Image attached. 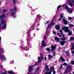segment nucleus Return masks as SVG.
<instances>
[{"instance_id": "obj_1", "label": "nucleus", "mask_w": 74, "mask_h": 74, "mask_svg": "<svg viewBox=\"0 0 74 74\" xmlns=\"http://www.w3.org/2000/svg\"><path fill=\"white\" fill-rule=\"evenodd\" d=\"M62 30H64V31H65L66 33L69 32L68 33V35L69 36H71L72 35V33H71V32H70V30L69 29V27L64 26L62 27Z\"/></svg>"}, {"instance_id": "obj_2", "label": "nucleus", "mask_w": 74, "mask_h": 74, "mask_svg": "<svg viewBox=\"0 0 74 74\" xmlns=\"http://www.w3.org/2000/svg\"><path fill=\"white\" fill-rule=\"evenodd\" d=\"M66 71L64 72L63 73V74H66L68 72V73H71V70L72 69H71V67H70L69 66H67V68H66Z\"/></svg>"}, {"instance_id": "obj_3", "label": "nucleus", "mask_w": 74, "mask_h": 74, "mask_svg": "<svg viewBox=\"0 0 74 74\" xmlns=\"http://www.w3.org/2000/svg\"><path fill=\"white\" fill-rule=\"evenodd\" d=\"M65 9H66L68 10V12H69L70 14H71L73 12V10L71 9H70L69 8V7L67 6H66L65 7Z\"/></svg>"}, {"instance_id": "obj_4", "label": "nucleus", "mask_w": 74, "mask_h": 74, "mask_svg": "<svg viewBox=\"0 0 74 74\" xmlns=\"http://www.w3.org/2000/svg\"><path fill=\"white\" fill-rule=\"evenodd\" d=\"M45 42V41L43 40L42 42L41 47H43V46L44 47H45L47 46V44L44 43Z\"/></svg>"}, {"instance_id": "obj_5", "label": "nucleus", "mask_w": 74, "mask_h": 74, "mask_svg": "<svg viewBox=\"0 0 74 74\" xmlns=\"http://www.w3.org/2000/svg\"><path fill=\"white\" fill-rule=\"evenodd\" d=\"M60 45H61L63 46V45H64V44H65V43H67V41H60Z\"/></svg>"}, {"instance_id": "obj_6", "label": "nucleus", "mask_w": 74, "mask_h": 74, "mask_svg": "<svg viewBox=\"0 0 74 74\" xmlns=\"http://www.w3.org/2000/svg\"><path fill=\"white\" fill-rule=\"evenodd\" d=\"M5 17H6V15L5 14H3L1 16H0V19H4Z\"/></svg>"}, {"instance_id": "obj_7", "label": "nucleus", "mask_w": 74, "mask_h": 74, "mask_svg": "<svg viewBox=\"0 0 74 74\" xmlns=\"http://www.w3.org/2000/svg\"><path fill=\"white\" fill-rule=\"evenodd\" d=\"M49 66H48L46 65L45 66V70H47V71L48 72V71H50V69L48 68Z\"/></svg>"}, {"instance_id": "obj_8", "label": "nucleus", "mask_w": 74, "mask_h": 74, "mask_svg": "<svg viewBox=\"0 0 74 74\" xmlns=\"http://www.w3.org/2000/svg\"><path fill=\"white\" fill-rule=\"evenodd\" d=\"M55 28L56 30H59L60 29V26H59V24H57Z\"/></svg>"}, {"instance_id": "obj_9", "label": "nucleus", "mask_w": 74, "mask_h": 74, "mask_svg": "<svg viewBox=\"0 0 74 74\" xmlns=\"http://www.w3.org/2000/svg\"><path fill=\"white\" fill-rule=\"evenodd\" d=\"M51 51H52V52L53 51H54V49H56V46H52L51 47Z\"/></svg>"}, {"instance_id": "obj_10", "label": "nucleus", "mask_w": 74, "mask_h": 74, "mask_svg": "<svg viewBox=\"0 0 74 74\" xmlns=\"http://www.w3.org/2000/svg\"><path fill=\"white\" fill-rule=\"evenodd\" d=\"M63 22H64V25H67V20H65L64 18H63Z\"/></svg>"}, {"instance_id": "obj_11", "label": "nucleus", "mask_w": 74, "mask_h": 74, "mask_svg": "<svg viewBox=\"0 0 74 74\" xmlns=\"http://www.w3.org/2000/svg\"><path fill=\"white\" fill-rule=\"evenodd\" d=\"M12 15V16H13V17H14V18H15V17H16V16H15V12H14V11H12V12L11 13Z\"/></svg>"}, {"instance_id": "obj_12", "label": "nucleus", "mask_w": 74, "mask_h": 74, "mask_svg": "<svg viewBox=\"0 0 74 74\" xmlns=\"http://www.w3.org/2000/svg\"><path fill=\"white\" fill-rule=\"evenodd\" d=\"M54 39L55 40L57 41L58 42L59 41V38L58 37H54Z\"/></svg>"}, {"instance_id": "obj_13", "label": "nucleus", "mask_w": 74, "mask_h": 74, "mask_svg": "<svg viewBox=\"0 0 74 74\" xmlns=\"http://www.w3.org/2000/svg\"><path fill=\"white\" fill-rule=\"evenodd\" d=\"M49 33V31H48V29L47 28V31H46V33L45 34V35L46 36H47V35H48V34Z\"/></svg>"}, {"instance_id": "obj_14", "label": "nucleus", "mask_w": 74, "mask_h": 74, "mask_svg": "<svg viewBox=\"0 0 74 74\" xmlns=\"http://www.w3.org/2000/svg\"><path fill=\"white\" fill-rule=\"evenodd\" d=\"M8 73H9V74H15V73H14V72L13 71H8Z\"/></svg>"}, {"instance_id": "obj_15", "label": "nucleus", "mask_w": 74, "mask_h": 74, "mask_svg": "<svg viewBox=\"0 0 74 74\" xmlns=\"http://www.w3.org/2000/svg\"><path fill=\"white\" fill-rule=\"evenodd\" d=\"M5 23V20H2L1 21V23L0 24V25H2V24Z\"/></svg>"}, {"instance_id": "obj_16", "label": "nucleus", "mask_w": 74, "mask_h": 74, "mask_svg": "<svg viewBox=\"0 0 74 74\" xmlns=\"http://www.w3.org/2000/svg\"><path fill=\"white\" fill-rule=\"evenodd\" d=\"M60 58L62 60V62H65V59L63 58H62L61 57H60Z\"/></svg>"}, {"instance_id": "obj_17", "label": "nucleus", "mask_w": 74, "mask_h": 74, "mask_svg": "<svg viewBox=\"0 0 74 74\" xmlns=\"http://www.w3.org/2000/svg\"><path fill=\"white\" fill-rule=\"evenodd\" d=\"M1 28H4V29H5L6 28V23H5V24H3V26Z\"/></svg>"}, {"instance_id": "obj_18", "label": "nucleus", "mask_w": 74, "mask_h": 74, "mask_svg": "<svg viewBox=\"0 0 74 74\" xmlns=\"http://www.w3.org/2000/svg\"><path fill=\"white\" fill-rule=\"evenodd\" d=\"M52 58V56L51 55H48V59H50Z\"/></svg>"}, {"instance_id": "obj_19", "label": "nucleus", "mask_w": 74, "mask_h": 74, "mask_svg": "<svg viewBox=\"0 0 74 74\" xmlns=\"http://www.w3.org/2000/svg\"><path fill=\"white\" fill-rule=\"evenodd\" d=\"M66 37L62 38L61 39V40L62 41H65L66 40Z\"/></svg>"}, {"instance_id": "obj_20", "label": "nucleus", "mask_w": 74, "mask_h": 74, "mask_svg": "<svg viewBox=\"0 0 74 74\" xmlns=\"http://www.w3.org/2000/svg\"><path fill=\"white\" fill-rule=\"evenodd\" d=\"M70 40L71 41H73L74 40V38L73 37H72L70 38Z\"/></svg>"}, {"instance_id": "obj_21", "label": "nucleus", "mask_w": 74, "mask_h": 74, "mask_svg": "<svg viewBox=\"0 0 74 74\" xmlns=\"http://www.w3.org/2000/svg\"><path fill=\"white\" fill-rule=\"evenodd\" d=\"M50 23L51 25H53L55 24V23H52V21H50Z\"/></svg>"}, {"instance_id": "obj_22", "label": "nucleus", "mask_w": 74, "mask_h": 74, "mask_svg": "<svg viewBox=\"0 0 74 74\" xmlns=\"http://www.w3.org/2000/svg\"><path fill=\"white\" fill-rule=\"evenodd\" d=\"M47 50L48 52H49V51H51V49L49 48H47Z\"/></svg>"}, {"instance_id": "obj_23", "label": "nucleus", "mask_w": 74, "mask_h": 74, "mask_svg": "<svg viewBox=\"0 0 74 74\" xmlns=\"http://www.w3.org/2000/svg\"><path fill=\"white\" fill-rule=\"evenodd\" d=\"M70 63L71 64H72V65H74V61H72L70 62Z\"/></svg>"}, {"instance_id": "obj_24", "label": "nucleus", "mask_w": 74, "mask_h": 74, "mask_svg": "<svg viewBox=\"0 0 74 74\" xmlns=\"http://www.w3.org/2000/svg\"><path fill=\"white\" fill-rule=\"evenodd\" d=\"M62 7V5H60L57 7V10H59V9H60V7Z\"/></svg>"}, {"instance_id": "obj_25", "label": "nucleus", "mask_w": 74, "mask_h": 74, "mask_svg": "<svg viewBox=\"0 0 74 74\" xmlns=\"http://www.w3.org/2000/svg\"><path fill=\"white\" fill-rule=\"evenodd\" d=\"M69 53V51H65V53L66 54V56H69V54L67 53Z\"/></svg>"}, {"instance_id": "obj_26", "label": "nucleus", "mask_w": 74, "mask_h": 74, "mask_svg": "<svg viewBox=\"0 0 74 74\" xmlns=\"http://www.w3.org/2000/svg\"><path fill=\"white\" fill-rule=\"evenodd\" d=\"M69 5L70 7H73V4H72V3H69Z\"/></svg>"}, {"instance_id": "obj_27", "label": "nucleus", "mask_w": 74, "mask_h": 74, "mask_svg": "<svg viewBox=\"0 0 74 74\" xmlns=\"http://www.w3.org/2000/svg\"><path fill=\"white\" fill-rule=\"evenodd\" d=\"M16 7H14V11L15 12H16Z\"/></svg>"}, {"instance_id": "obj_28", "label": "nucleus", "mask_w": 74, "mask_h": 74, "mask_svg": "<svg viewBox=\"0 0 74 74\" xmlns=\"http://www.w3.org/2000/svg\"><path fill=\"white\" fill-rule=\"evenodd\" d=\"M69 25V27H73V26H74V25L73 26V25L70 24Z\"/></svg>"}, {"instance_id": "obj_29", "label": "nucleus", "mask_w": 74, "mask_h": 74, "mask_svg": "<svg viewBox=\"0 0 74 74\" xmlns=\"http://www.w3.org/2000/svg\"><path fill=\"white\" fill-rule=\"evenodd\" d=\"M21 49L23 50L24 51H25V47H21Z\"/></svg>"}, {"instance_id": "obj_30", "label": "nucleus", "mask_w": 74, "mask_h": 74, "mask_svg": "<svg viewBox=\"0 0 74 74\" xmlns=\"http://www.w3.org/2000/svg\"><path fill=\"white\" fill-rule=\"evenodd\" d=\"M71 50H73L74 49V46H72V48H71Z\"/></svg>"}, {"instance_id": "obj_31", "label": "nucleus", "mask_w": 74, "mask_h": 74, "mask_svg": "<svg viewBox=\"0 0 74 74\" xmlns=\"http://www.w3.org/2000/svg\"><path fill=\"white\" fill-rule=\"evenodd\" d=\"M3 58L4 59V60H6V58L5 57V56H3Z\"/></svg>"}, {"instance_id": "obj_32", "label": "nucleus", "mask_w": 74, "mask_h": 74, "mask_svg": "<svg viewBox=\"0 0 74 74\" xmlns=\"http://www.w3.org/2000/svg\"><path fill=\"white\" fill-rule=\"evenodd\" d=\"M27 33H28L27 36H30V33L29 32V31H28L27 32Z\"/></svg>"}, {"instance_id": "obj_33", "label": "nucleus", "mask_w": 74, "mask_h": 74, "mask_svg": "<svg viewBox=\"0 0 74 74\" xmlns=\"http://www.w3.org/2000/svg\"><path fill=\"white\" fill-rule=\"evenodd\" d=\"M68 19H69V20L70 21V20H71V19H72V18L71 17H69Z\"/></svg>"}, {"instance_id": "obj_34", "label": "nucleus", "mask_w": 74, "mask_h": 74, "mask_svg": "<svg viewBox=\"0 0 74 74\" xmlns=\"http://www.w3.org/2000/svg\"><path fill=\"white\" fill-rule=\"evenodd\" d=\"M40 57H43V55H42V53H40Z\"/></svg>"}, {"instance_id": "obj_35", "label": "nucleus", "mask_w": 74, "mask_h": 74, "mask_svg": "<svg viewBox=\"0 0 74 74\" xmlns=\"http://www.w3.org/2000/svg\"><path fill=\"white\" fill-rule=\"evenodd\" d=\"M49 21H47L46 23H45V25H47V24H48L49 23Z\"/></svg>"}, {"instance_id": "obj_36", "label": "nucleus", "mask_w": 74, "mask_h": 74, "mask_svg": "<svg viewBox=\"0 0 74 74\" xmlns=\"http://www.w3.org/2000/svg\"><path fill=\"white\" fill-rule=\"evenodd\" d=\"M27 46H26L25 47H24V51L25 50H26V51H27Z\"/></svg>"}, {"instance_id": "obj_37", "label": "nucleus", "mask_w": 74, "mask_h": 74, "mask_svg": "<svg viewBox=\"0 0 74 74\" xmlns=\"http://www.w3.org/2000/svg\"><path fill=\"white\" fill-rule=\"evenodd\" d=\"M51 26H52V25H51V23H50V24H49L48 25V27H51Z\"/></svg>"}, {"instance_id": "obj_38", "label": "nucleus", "mask_w": 74, "mask_h": 74, "mask_svg": "<svg viewBox=\"0 0 74 74\" xmlns=\"http://www.w3.org/2000/svg\"><path fill=\"white\" fill-rule=\"evenodd\" d=\"M27 45L28 47H29V45H30L29 44V41H27Z\"/></svg>"}, {"instance_id": "obj_39", "label": "nucleus", "mask_w": 74, "mask_h": 74, "mask_svg": "<svg viewBox=\"0 0 74 74\" xmlns=\"http://www.w3.org/2000/svg\"><path fill=\"white\" fill-rule=\"evenodd\" d=\"M3 12H6V11H7V10L5 9H3Z\"/></svg>"}, {"instance_id": "obj_40", "label": "nucleus", "mask_w": 74, "mask_h": 74, "mask_svg": "<svg viewBox=\"0 0 74 74\" xmlns=\"http://www.w3.org/2000/svg\"><path fill=\"white\" fill-rule=\"evenodd\" d=\"M1 38L0 36V47H1V45L0 44H1Z\"/></svg>"}, {"instance_id": "obj_41", "label": "nucleus", "mask_w": 74, "mask_h": 74, "mask_svg": "<svg viewBox=\"0 0 74 74\" xmlns=\"http://www.w3.org/2000/svg\"><path fill=\"white\" fill-rule=\"evenodd\" d=\"M53 74H55V73H56V71H55V70H53Z\"/></svg>"}, {"instance_id": "obj_42", "label": "nucleus", "mask_w": 74, "mask_h": 74, "mask_svg": "<svg viewBox=\"0 0 74 74\" xmlns=\"http://www.w3.org/2000/svg\"><path fill=\"white\" fill-rule=\"evenodd\" d=\"M46 36H46V35H45L44 37V39H45V40H47V37H46Z\"/></svg>"}, {"instance_id": "obj_43", "label": "nucleus", "mask_w": 74, "mask_h": 74, "mask_svg": "<svg viewBox=\"0 0 74 74\" xmlns=\"http://www.w3.org/2000/svg\"><path fill=\"white\" fill-rule=\"evenodd\" d=\"M37 19H38V18L40 17V15H38L37 16Z\"/></svg>"}, {"instance_id": "obj_44", "label": "nucleus", "mask_w": 74, "mask_h": 74, "mask_svg": "<svg viewBox=\"0 0 74 74\" xmlns=\"http://www.w3.org/2000/svg\"><path fill=\"white\" fill-rule=\"evenodd\" d=\"M63 67V66H62V65H61L60 66V69H62V68Z\"/></svg>"}, {"instance_id": "obj_45", "label": "nucleus", "mask_w": 74, "mask_h": 74, "mask_svg": "<svg viewBox=\"0 0 74 74\" xmlns=\"http://www.w3.org/2000/svg\"><path fill=\"white\" fill-rule=\"evenodd\" d=\"M13 4H15V3H16V1H14V0H13Z\"/></svg>"}, {"instance_id": "obj_46", "label": "nucleus", "mask_w": 74, "mask_h": 74, "mask_svg": "<svg viewBox=\"0 0 74 74\" xmlns=\"http://www.w3.org/2000/svg\"><path fill=\"white\" fill-rule=\"evenodd\" d=\"M38 62L40 61V57H38Z\"/></svg>"}, {"instance_id": "obj_47", "label": "nucleus", "mask_w": 74, "mask_h": 74, "mask_svg": "<svg viewBox=\"0 0 74 74\" xmlns=\"http://www.w3.org/2000/svg\"><path fill=\"white\" fill-rule=\"evenodd\" d=\"M43 59H44V58H43V57H41L40 58V60H43Z\"/></svg>"}, {"instance_id": "obj_48", "label": "nucleus", "mask_w": 74, "mask_h": 74, "mask_svg": "<svg viewBox=\"0 0 74 74\" xmlns=\"http://www.w3.org/2000/svg\"><path fill=\"white\" fill-rule=\"evenodd\" d=\"M60 16L61 18H63V15H62V14H60Z\"/></svg>"}, {"instance_id": "obj_49", "label": "nucleus", "mask_w": 74, "mask_h": 74, "mask_svg": "<svg viewBox=\"0 0 74 74\" xmlns=\"http://www.w3.org/2000/svg\"><path fill=\"white\" fill-rule=\"evenodd\" d=\"M58 35L59 37H61V35H60V33H58Z\"/></svg>"}, {"instance_id": "obj_50", "label": "nucleus", "mask_w": 74, "mask_h": 74, "mask_svg": "<svg viewBox=\"0 0 74 74\" xmlns=\"http://www.w3.org/2000/svg\"><path fill=\"white\" fill-rule=\"evenodd\" d=\"M1 52H3V49H1Z\"/></svg>"}, {"instance_id": "obj_51", "label": "nucleus", "mask_w": 74, "mask_h": 74, "mask_svg": "<svg viewBox=\"0 0 74 74\" xmlns=\"http://www.w3.org/2000/svg\"><path fill=\"white\" fill-rule=\"evenodd\" d=\"M67 64L66 63H64V65H65V66L67 65Z\"/></svg>"}, {"instance_id": "obj_52", "label": "nucleus", "mask_w": 74, "mask_h": 74, "mask_svg": "<svg viewBox=\"0 0 74 74\" xmlns=\"http://www.w3.org/2000/svg\"><path fill=\"white\" fill-rule=\"evenodd\" d=\"M56 32L53 31V34H56Z\"/></svg>"}, {"instance_id": "obj_53", "label": "nucleus", "mask_w": 74, "mask_h": 74, "mask_svg": "<svg viewBox=\"0 0 74 74\" xmlns=\"http://www.w3.org/2000/svg\"><path fill=\"white\" fill-rule=\"evenodd\" d=\"M56 55V53L55 52H53V55Z\"/></svg>"}, {"instance_id": "obj_54", "label": "nucleus", "mask_w": 74, "mask_h": 74, "mask_svg": "<svg viewBox=\"0 0 74 74\" xmlns=\"http://www.w3.org/2000/svg\"><path fill=\"white\" fill-rule=\"evenodd\" d=\"M61 20H62V18H59V19H58V21H60Z\"/></svg>"}, {"instance_id": "obj_55", "label": "nucleus", "mask_w": 74, "mask_h": 74, "mask_svg": "<svg viewBox=\"0 0 74 74\" xmlns=\"http://www.w3.org/2000/svg\"><path fill=\"white\" fill-rule=\"evenodd\" d=\"M59 32H60V33H62V32H63V31H62V29L60 30Z\"/></svg>"}, {"instance_id": "obj_56", "label": "nucleus", "mask_w": 74, "mask_h": 74, "mask_svg": "<svg viewBox=\"0 0 74 74\" xmlns=\"http://www.w3.org/2000/svg\"><path fill=\"white\" fill-rule=\"evenodd\" d=\"M47 57H45V60H47Z\"/></svg>"}, {"instance_id": "obj_57", "label": "nucleus", "mask_w": 74, "mask_h": 74, "mask_svg": "<svg viewBox=\"0 0 74 74\" xmlns=\"http://www.w3.org/2000/svg\"><path fill=\"white\" fill-rule=\"evenodd\" d=\"M62 37H63L64 38V37H65V35H62Z\"/></svg>"}, {"instance_id": "obj_58", "label": "nucleus", "mask_w": 74, "mask_h": 74, "mask_svg": "<svg viewBox=\"0 0 74 74\" xmlns=\"http://www.w3.org/2000/svg\"><path fill=\"white\" fill-rule=\"evenodd\" d=\"M74 44H73V43L71 44V45H72V46H74Z\"/></svg>"}, {"instance_id": "obj_59", "label": "nucleus", "mask_w": 74, "mask_h": 74, "mask_svg": "<svg viewBox=\"0 0 74 74\" xmlns=\"http://www.w3.org/2000/svg\"><path fill=\"white\" fill-rule=\"evenodd\" d=\"M37 70H39V67H38Z\"/></svg>"}, {"instance_id": "obj_60", "label": "nucleus", "mask_w": 74, "mask_h": 74, "mask_svg": "<svg viewBox=\"0 0 74 74\" xmlns=\"http://www.w3.org/2000/svg\"><path fill=\"white\" fill-rule=\"evenodd\" d=\"M61 35H63V32H61Z\"/></svg>"}, {"instance_id": "obj_61", "label": "nucleus", "mask_w": 74, "mask_h": 74, "mask_svg": "<svg viewBox=\"0 0 74 74\" xmlns=\"http://www.w3.org/2000/svg\"><path fill=\"white\" fill-rule=\"evenodd\" d=\"M72 53H73V54H74V51H72Z\"/></svg>"}, {"instance_id": "obj_62", "label": "nucleus", "mask_w": 74, "mask_h": 74, "mask_svg": "<svg viewBox=\"0 0 74 74\" xmlns=\"http://www.w3.org/2000/svg\"><path fill=\"white\" fill-rule=\"evenodd\" d=\"M38 71V70H37V69H36V72H37V71Z\"/></svg>"}, {"instance_id": "obj_63", "label": "nucleus", "mask_w": 74, "mask_h": 74, "mask_svg": "<svg viewBox=\"0 0 74 74\" xmlns=\"http://www.w3.org/2000/svg\"><path fill=\"white\" fill-rule=\"evenodd\" d=\"M36 30L38 31V30H39V29L38 28H37L36 29Z\"/></svg>"}, {"instance_id": "obj_64", "label": "nucleus", "mask_w": 74, "mask_h": 74, "mask_svg": "<svg viewBox=\"0 0 74 74\" xmlns=\"http://www.w3.org/2000/svg\"><path fill=\"white\" fill-rule=\"evenodd\" d=\"M12 11V9H10V11Z\"/></svg>"}]
</instances>
